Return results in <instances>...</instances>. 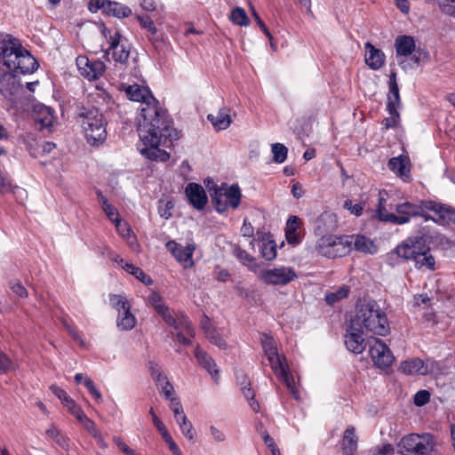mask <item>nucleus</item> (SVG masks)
I'll return each mask as SVG.
<instances>
[{"mask_svg":"<svg viewBox=\"0 0 455 455\" xmlns=\"http://www.w3.org/2000/svg\"><path fill=\"white\" fill-rule=\"evenodd\" d=\"M116 324L122 331H130L134 328L136 318L132 314L131 307H126L125 310L118 313Z\"/></svg>","mask_w":455,"mask_h":455,"instance_id":"30","label":"nucleus"},{"mask_svg":"<svg viewBox=\"0 0 455 455\" xmlns=\"http://www.w3.org/2000/svg\"><path fill=\"white\" fill-rule=\"evenodd\" d=\"M396 57H407L415 51V41L410 36H398L395 40Z\"/></svg>","mask_w":455,"mask_h":455,"instance_id":"24","label":"nucleus"},{"mask_svg":"<svg viewBox=\"0 0 455 455\" xmlns=\"http://www.w3.org/2000/svg\"><path fill=\"white\" fill-rule=\"evenodd\" d=\"M114 223L120 235L126 238L131 243L135 240V237L131 235L132 230L128 223L123 221L121 219Z\"/></svg>","mask_w":455,"mask_h":455,"instance_id":"43","label":"nucleus"},{"mask_svg":"<svg viewBox=\"0 0 455 455\" xmlns=\"http://www.w3.org/2000/svg\"><path fill=\"white\" fill-rule=\"evenodd\" d=\"M400 370L409 375L419 374L427 375L428 373V367L419 358H412L401 363Z\"/></svg>","mask_w":455,"mask_h":455,"instance_id":"25","label":"nucleus"},{"mask_svg":"<svg viewBox=\"0 0 455 455\" xmlns=\"http://www.w3.org/2000/svg\"><path fill=\"white\" fill-rule=\"evenodd\" d=\"M349 294V289L347 286H342L337 291L327 293L325 295V301L329 305H333L336 302L347 298Z\"/></svg>","mask_w":455,"mask_h":455,"instance_id":"37","label":"nucleus"},{"mask_svg":"<svg viewBox=\"0 0 455 455\" xmlns=\"http://www.w3.org/2000/svg\"><path fill=\"white\" fill-rule=\"evenodd\" d=\"M84 385L87 387L90 394L97 400H101V394L100 391L96 388L94 383L92 381L91 379L85 378L84 381Z\"/></svg>","mask_w":455,"mask_h":455,"instance_id":"56","label":"nucleus"},{"mask_svg":"<svg viewBox=\"0 0 455 455\" xmlns=\"http://www.w3.org/2000/svg\"><path fill=\"white\" fill-rule=\"evenodd\" d=\"M423 210H427L424 206V201H421L420 204L405 202L397 204L395 207L397 214H392L389 218L393 220V224L403 225L408 223L411 217L423 214Z\"/></svg>","mask_w":455,"mask_h":455,"instance_id":"13","label":"nucleus"},{"mask_svg":"<svg viewBox=\"0 0 455 455\" xmlns=\"http://www.w3.org/2000/svg\"><path fill=\"white\" fill-rule=\"evenodd\" d=\"M386 200L383 197H380L379 200L378 208L376 210L378 219L381 221L393 223V220L389 218V216L392 215L393 213L387 212L384 206Z\"/></svg>","mask_w":455,"mask_h":455,"instance_id":"47","label":"nucleus"},{"mask_svg":"<svg viewBox=\"0 0 455 455\" xmlns=\"http://www.w3.org/2000/svg\"><path fill=\"white\" fill-rule=\"evenodd\" d=\"M230 19L233 23L239 26H247L249 25V18L246 14L244 9L241 7L235 8L230 14Z\"/></svg>","mask_w":455,"mask_h":455,"instance_id":"41","label":"nucleus"},{"mask_svg":"<svg viewBox=\"0 0 455 455\" xmlns=\"http://www.w3.org/2000/svg\"><path fill=\"white\" fill-rule=\"evenodd\" d=\"M441 11L448 15H451L455 12V0H436Z\"/></svg>","mask_w":455,"mask_h":455,"instance_id":"50","label":"nucleus"},{"mask_svg":"<svg viewBox=\"0 0 455 455\" xmlns=\"http://www.w3.org/2000/svg\"><path fill=\"white\" fill-rule=\"evenodd\" d=\"M195 356L198 363L212 375L217 382L219 379V370L214 360L197 346L195 349Z\"/></svg>","mask_w":455,"mask_h":455,"instance_id":"23","label":"nucleus"},{"mask_svg":"<svg viewBox=\"0 0 455 455\" xmlns=\"http://www.w3.org/2000/svg\"><path fill=\"white\" fill-rule=\"evenodd\" d=\"M81 424H83L84 427L92 436H94L96 434L100 432L95 422L90 419L89 418L85 419V420L81 422Z\"/></svg>","mask_w":455,"mask_h":455,"instance_id":"61","label":"nucleus"},{"mask_svg":"<svg viewBox=\"0 0 455 455\" xmlns=\"http://www.w3.org/2000/svg\"><path fill=\"white\" fill-rule=\"evenodd\" d=\"M173 328L179 331L185 332L187 336L195 337V329L186 315L180 312L178 313V318L176 319V324Z\"/></svg>","mask_w":455,"mask_h":455,"instance_id":"32","label":"nucleus"},{"mask_svg":"<svg viewBox=\"0 0 455 455\" xmlns=\"http://www.w3.org/2000/svg\"><path fill=\"white\" fill-rule=\"evenodd\" d=\"M337 228L336 216L328 212H323L315 221V231L319 235L331 232Z\"/></svg>","mask_w":455,"mask_h":455,"instance_id":"22","label":"nucleus"},{"mask_svg":"<svg viewBox=\"0 0 455 455\" xmlns=\"http://www.w3.org/2000/svg\"><path fill=\"white\" fill-rule=\"evenodd\" d=\"M358 437L353 426L347 427L342 438V451L344 455H354L357 450Z\"/></svg>","mask_w":455,"mask_h":455,"instance_id":"26","label":"nucleus"},{"mask_svg":"<svg viewBox=\"0 0 455 455\" xmlns=\"http://www.w3.org/2000/svg\"><path fill=\"white\" fill-rule=\"evenodd\" d=\"M88 7L92 12L101 10L103 13L119 19L129 17L132 13L130 7L110 0H91Z\"/></svg>","mask_w":455,"mask_h":455,"instance_id":"11","label":"nucleus"},{"mask_svg":"<svg viewBox=\"0 0 455 455\" xmlns=\"http://www.w3.org/2000/svg\"><path fill=\"white\" fill-rule=\"evenodd\" d=\"M252 15H253L257 24L259 26L261 30L264 32V34L268 37L269 40H272L273 36H272L270 31L268 30V28H267V26L262 21V20L260 19V17L259 16V14L257 13V12L255 10L252 11Z\"/></svg>","mask_w":455,"mask_h":455,"instance_id":"62","label":"nucleus"},{"mask_svg":"<svg viewBox=\"0 0 455 455\" xmlns=\"http://www.w3.org/2000/svg\"><path fill=\"white\" fill-rule=\"evenodd\" d=\"M349 329L360 333H373L379 336H386L390 331L387 317L375 300L356 306Z\"/></svg>","mask_w":455,"mask_h":455,"instance_id":"3","label":"nucleus"},{"mask_svg":"<svg viewBox=\"0 0 455 455\" xmlns=\"http://www.w3.org/2000/svg\"><path fill=\"white\" fill-rule=\"evenodd\" d=\"M352 245H354L356 251L361 252L372 254L375 251L373 243L364 235L353 236Z\"/></svg>","mask_w":455,"mask_h":455,"instance_id":"33","label":"nucleus"},{"mask_svg":"<svg viewBox=\"0 0 455 455\" xmlns=\"http://www.w3.org/2000/svg\"><path fill=\"white\" fill-rule=\"evenodd\" d=\"M113 442L126 455H134L135 451L131 449L119 436H114Z\"/></svg>","mask_w":455,"mask_h":455,"instance_id":"58","label":"nucleus"},{"mask_svg":"<svg viewBox=\"0 0 455 455\" xmlns=\"http://www.w3.org/2000/svg\"><path fill=\"white\" fill-rule=\"evenodd\" d=\"M205 336L210 340V342L217 346L219 348H227V342L222 339V337L219 334L216 329L212 331H207V334Z\"/></svg>","mask_w":455,"mask_h":455,"instance_id":"45","label":"nucleus"},{"mask_svg":"<svg viewBox=\"0 0 455 455\" xmlns=\"http://www.w3.org/2000/svg\"><path fill=\"white\" fill-rule=\"evenodd\" d=\"M270 366L279 379L287 387L295 399H299V391L295 387L293 376L289 371V367L284 356H281L278 352L274 355H266Z\"/></svg>","mask_w":455,"mask_h":455,"instance_id":"10","label":"nucleus"},{"mask_svg":"<svg viewBox=\"0 0 455 455\" xmlns=\"http://www.w3.org/2000/svg\"><path fill=\"white\" fill-rule=\"evenodd\" d=\"M369 352L374 364L380 369L389 367L395 359L388 347L379 339H374Z\"/></svg>","mask_w":455,"mask_h":455,"instance_id":"14","label":"nucleus"},{"mask_svg":"<svg viewBox=\"0 0 455 455\" xmlns=\"http://www.w3.org/2000/svg\"><path fill=\"white\" fill-rule=\"evenodd\" d=\"M297 277L291 267H279L262 270L259 278L268 285H286Z\"/></svg>","mask_w":455,"mask_h":455,"instance_id":"12","label":"nucleus"},{"mask_svg":"<svg viewBox=\"0 0 455 455\" xmlns=\"http://www.w3.org/2000/svg\"><path fill=\"white\" fill-rule=\"evenodd\" d=\"M185 193L190 204H192L194 208L196 210L204 209L208 202V198L204 188L201 185L190 182L186 187Z\"/></svg>","mask_w":455,"mask_h":455,"instance_id":"20","label":"nucleus"},{"mask_svg":"<svg viewBox=\"0 0 455 455\" xmlns=\"http://www.w3.org/2000/svg\"><path fill=\"white\" fill-rule=\"evenodd\" d=\"M419 56L416 54H411L410 60H401L399 61V65L404 70L407 68H414L419 66Z\"/></svg>","mask_w":455,"mask_h":455,"instance_id":"57","label":"nucleus"},{"mask_svg":"<svg viewBox=\"0 0 455 455\" xmlns=\"http://www.w3.org/2000/svg\"><path fill=\"white\" fill-rule=\"evenodd\" d=\"M110 305L118 311V313L125 310L126 307H131L127 299L119 294L110 295Z\"/></svg>","mask_w":455,"mask_h":455,"instance_id":"42","label":"nucleus"},{"mask_svg":"<svg viewBox=\"0 0 455 455\" xmlns=\"http://www.w3.org/2000/svg\"><path fill=\"white\" fill-rule=\"evenodd\" d=\"M388 85L389 92L387 94V110L389 116L384 118L382 121V125L385 129L396 127L400 121L398 108L401 106V99L395 72H391Z\"/></svg>","mask_w":455,"mask_h":455,"instance_id":"9","label":"nucleus"},{"mask_svg":"<svg viewBox=\"0 0 455 455\" xmlns=\"http://www.w3.org/2000/svg\"><path fill=\"white\" fill-rule=\"evenodd\" d=\"M76 66L80 74L89 80L100 78L106 68L104 62L101 60H90L85 56L76 58Z\"/></svg>","mask_w":455,"mask_h":455,"instance_id":"16","label":"nucleus"},{"mask_svg":"<svg viewBox=\"0 0 455 455\" xmlns=\"http://www.w3.org/2000/svg\"><path fill=\"white\" fill-rule=\"evenodd\" d=\"M430 400V393L427 390H419L415 395L413 402L417 406H423L427 404Z\"/></svg>","mask_w":455,"mask_h":455,"instance_id":"51","label":"nucleus"},{"mask_svg":"<svg viewBox=\"0 0 455 455\" xmlns=\"http://www.w3.org/2000/svg\"><path fill=\"white\" fill-rule=\"evenodd\" d=\"M365 63L372 70H379L385 64L386 56L384 52L373 46L370 42L365 44Z\"/></svg>","mask_w":455,"mask_h":455,"instance_id":"21","label":"nucleus"},{"mask_svg":"<svg viewBox=\"0 0 455 455\" xmlns=\"http://www.w3.org/2000/svg\"><path fill=\"white\" fill-rule=\"evenodd\" d=\"M363 334L350 329V332L346 335L345 339L347 348L355 354H361L365 349Z\"/></svg>","mask_w":455,"mask_h":455,"instance_id":"27","label":"nucleus"},{"mask_svg":"<svg viewBox=\"0 0 455 455\" xmlns=\"http://www.w3.org/2000/svg\"><path fill=\"white\" fill-rule=\"evenodd\" d=\"M87 142L92 146L102 144L107 138L106 121L96 108H84L78 114Z\"/></svg>","mask_w":455,"mask_h":455,"instance_id":"5","label":"nucleus"},{"mask_svg":"<svg viewBox=\"0 0 455 455\" xmlns=\"http://www.w3.org/2000/svg\"><path fill=\"white\" fill-rule=\"evenodd\" d=\"M261 344L266 355H274L277 352L274 339L267 335H263Z\"/></svg>","mask_w":455,"mask_h":455,"instance_id":"46","label":"nucleus"},{"mask_svg":"<svg viewBox=\"0 0 455 455\" xmlns=\"http://www.w3.org/2000/svg\"><path fill=\"white\" fill-rule=\"evenodd\" d=\"M388 168L398 175L404 181H409L411 179L410 169L407 166V159L402 156L398 157H392L388 161Z\"/></svg>","mask_w":455,"mask_h":455,"instance_id":"28","label":"nucleus"},{"mask_svg":"<svg viewBox=\"0 0 455 455\" xmlns=\"http://www.w3.org/2000/svg\"><path fill=\"white\" fill-rule=\"evenodd\" d=\"M411 242V251H413L412 259L416 257H420L422 254L430 251V247L427 242H432L434 238L439 239L441 243L443 241L448 242V239L442 235H428L427 234H422L421 235L409 237Z\"/></svg>","mask_w":455,"mask_h":455,"instance_id":"19","label":"nucleus"},{"mask_svg":"<svg viewBox=\"0 0 455 455\" xmlns=\"http://www.w3.org/2000/svg\"><path fill=\"white\" fill-rule=\"evenodd\" d=\"M410 242L411 240L408 237L406 240H404L403 243H401L395 248L394 251L399 258L406 260L412 259L413 251H411Z\"/></svg>","mask_w":455,"mask_h":455,"instance_id":"36","label":"nucleus"},{"mask_svg":"<svg viewBox=\"0 0 455 455\" xmlns=\"http://www.w3.org/2000/svg\"><path fill=\"white\" fill-rule=\"evenodd\" d=\"M242 378H243V381H241L240 383L243 386L242 387L243 395L248 401L253 400L255 394H254V391L251 387L250 381L247 379V377L245 375H243Z\"/></svg>","mask_w":455,"mask_h":455,"instance_id":"52","label":"nucleus"},{"mask_svg":"<svg viewBox=\"0 0 455 455\" xmlns=\"http://www.w3.org/2000/svg\"><path fill=\"white\" fill-rule=\"evenodd\" d=\"M136 19L140 22V26L144 29H147L151 36H155L157 33V28L149 16L136 15Z\"/></svg>","mask_w":455,"mask_h":455,"instance_id":"44","label":"nucleus"},{"mask_svg":"<svg viewBox=\"0 0 455 455\" xmlns=\"http://www.w3.org/2000/svg\"><path fill=\"white\" fill-rule=\"evenodd\" d=\"M397 447L398 452L403 455H431L435 443L429 434H410L399 441Z\"/></svg>","mask_w":455,"mask_h":455,"instance_id":"7","label":"nucleus"},{"mask_svg":"<svg viewBox=\"0 0 455 455\" xmlns=\"http://www.w3.org/2000/svg\"><path fill=\"white\" fill-rule=\"evenodd\" d=\"M46 435L61 448H68V440L54 426L46 430Z\"/></svg>","mask_w":455,"mask_h":455,"instance_id":"39","label":"nucleus"},{"mask_svg":"<svg viewBox=\"0 0 455 455\" xmlns=\"http://www.w3.org/2000/svg\"><path fill=\"white\" fill-rule=\"evenodd\" d=\"M180 430H181L183 435L186 438H188L190 441H194V437H195L194 427H193L192 423L189 420L181 422V425L180 426Z\"/></svg>","mask_w":455,"mask_h":455,"instance_id":"54","label":"nucleus"},{"mask_svg":"<svg viewBox=\"0 0 455 455\" xmlns=\"http://www.w3.org/2000/svg\"><path fill=\"white\" fill-rule=\"evenodd\" d=\"M108 42L109 47L106 51V54H109L110 51H112V58L116 62L126 64L130 57L131 48L129 44L124 43L121 34L116 31L108 37Z\"/></svg>","mask_w":455,"mask_h":455,"instance_id":"15","label":"nucleus"},{"mask_svg":"<svg viewBox=\"0 0 455 455\" xmlns=\"http://www.w3.org/2000/svg\"><path fill=\"white\" fill-rule=\"evenodd\" d=\"M53 115L50 108L42 106L35 116V121L40 124V129L49 128L53 124Z\"/></svg>","mask_w":455,"mask_h":455,"instance_id":"31","label":"nucleus"},{"mask_svg":"<svg viewBox=\"0 0 455 455\" xmlns=\"http://www.w3.org/2000/svg\"><path fill=\"white\" fill-rule=\"evenodd\" d=\"M148 302L155 308L156 312L163 309L166 305L162 297L156 291L151 292L148 297Z\"/></svg>","mask_w":455,"mask_h":455,"instance_id":"49","label":"nucleus"},{"mask_svg":"<svg viewBox=\"0 0 455 455\" xmlns=\"http://www.w3.org/2000/svg\"><path fill=\"white\" fill-rule=\"evenodd\" d=\"M125 94L130 100L141 102L138 124L140 121L147 122L148 111L149 109L153 112L152 116L148 118L152 119V123L159 122V120L161 121V119L168 117L167 112L159 106L158 101L148 88L134 84L126 86ZM148 122L150 123V120H148Z\"/></svg>","mask_w":455,"mask_h":455,"instance_id":"4","label":"nucleus"},{"mask_svg":"<svg viewBox=\"0 0 455 455\" xmlns=\"http://www.w3.org/2000/svg\"><path fill=\"white\" fill-rule=\"evenodd\" d=\"M416 268H427L430 271H434L435 269V260L430 251H427L420 257H416L413 259Z\"/></svg>","mask_w":455,"mask_h":455,"instance_id":"34","label":"nucleus"},{"mask_svg":"<svg viewBox=\"0 0 455 455\" xmlns=\"http://www.w3.org/2000/svg\"><path fill=\"white\" fill-rule=\"evenodd\" d=\"M163 318V320L170 326L173 327L176 324V319L178 318V313L172 315L170 308L165 306L163 309L157 312Z\"/></svg>","mask_w":455,"mask_h":455,"instance_id":"48","label":"nucleus"},{"mask_svg":"<svg viewBox=\"0 0 455 455\" xmlns=\"http://www.w3.org/2000/svg\"><path fill=\"white\" fill-rule=\"evenodd\" d=\"M235 256L243 262V264L250 266L253 262L254 259L246 251L241 248H235L234 251Z\"/></svg>","mask_w":455,"mask_h":455,"instance_id":"53","label":"nucleus"},{"mask_svg":"<svg viewBox=\"0 0 455 455\" xmlns=\"http://www.w3.org/2000/svg\"><path fill=\"white\" fill-rule=\"evenodd\" d=\"M261 255L266 260H273L276 257V244L274 240H267L262 243Z\"/></svg>","mask_w":455,"mask_h":455,"instance_id":"40","label":"nucleus"},{"mask_svg":"<svg viewBox=\"0 0 455 455\" xmlns=\"http://www.w3.org/2000/svg\"><path fill=\"white\" fill-rule=\"evenodd\" d=\"M174 207V204L172 201H167L164 204V208L163 209L161 206H159V214L162 218H164L165 220H168L172 217V210Z\"/></svg>","mask_w":455,"mask_h":455,"instance_id":"60","label":"nucleus"},{"mask_svg":"<svg viewBox=\"0 0 455 455\" xmlns=\"http://www.w3.org/2000/svg\"><path fill=\"white\" fill-rule=\"evenodd\" d=\"M0 62L8 71L0 72V93L12 95L17 90V78L11 73L31 74L38 68L33 55L21 44L20 39L10 34L0 35Z\"/></svg>","mask_w":455,"mask_h":455,"instance_id":"1","label":"nucleus"},{"mask_svg":"<svg viewBox=\"0 0 455 455\" xmlns=\"http://www.w3.org/2000/svg\"><path fill=\"white\" fill-rule=\"evenodd\" d=\"M152 110L148 111V118L152 116ZM140 121L138 124L139 136L145 145L140 153L154 161L165 162L170 158L169 153L159 148V146L170 147L173 140H178V132L172 127L169 117L152 123Z\"/></svg>","mask_w":455,"mask_h":455,"instance_id":"2","label":"nucleus"},{"mask_svg":"<svg viewBox=\"0 0 455 455\" xmlns=\"http://www.w3.org/2000/svg\"><path fill=\"white\" fill-rule=\"evenodd\" d=\"M207 119L218 131L227 129L231 124L230 116L226 108L220 109L217 115H208Z\"/></svg>","mask_w":455,"mask_h":455,"instance_id":"29","label":"nucleus"},{"mask_svg":"<svg viewBox=\"0 0 455 455\" xmlns=\"http://www.w3.org/2000/svg\"><path fill=\"white\" fill-rule=\"evenodd\" d=\"M271 151L273 154V161L277 164H282L287 157L288 149L281 143H274L271 146Z\"/></svg>","mask_w":455,"mask_h":455,"instance_id":"38","label":"nucleus"},{"mask_svg":"<svg viewBox=\"0 0 455 455\" xmlns=\"http://www.w3.org/2000/svg\"><path fill=\"white\" fill-rule=\"evenodd\" d=\"M424 206L437 215L435 223L443 226L455 225V208L431 200L424 201Z\"/></svg>","mask_w":455,"mask_h":455,"instance_id":"17","label":"nucleus"},{"mask_svg":"<svg viewBox=\"0 0 455 455\" xmlns=\"http://www.w3.org/2000/svg\"><path fill=\"white\" fill-rule=\"evenodd\" d=\"M166 248L179 262L183 264L184 267L187 268L193 266L194 262L192 257L195 250L194 245L182 247L174 241H169L166 243Z\"/></svg>","mask_w":455,"mask_h":455,"instance_id":"18","label":"nucleus"},{"mask_svg":"<svg viewBox=\"0 0 455 455\" xmlns=\"http://www.w3.org/2000/svg\"><path fill=\"white\" fill-rule=\"evenodd\" d=\"M10 191H12V184L0 171V193L5 194Z\"/></svg>","mask_w":455,"mask_h":455,"instance_id":"63","label":"nucleus"},{"mask_svg":"<svg viewBox=\"0 0 455 455\" xmlns=\"http://www.w3.org/2000/svg\"><path fill=\"white\" fill-rule=\"evenodd\" d=\"M241 190L236 184L228 187L223 183L220 188H215L213 192H211L212 202L220 213L225 212L228 206L234 210L237 209L241 203Z\"/></svg>","mask_w":455,"mask_h":455,"instance_id":"8","label":"nucleus"},{"mask_svg":"<svg viewBox=\"0 0 455 455\" xmlns=\"http://www.w3.org/2000/svg\"><path fill=\"white\" fill-rule=\"evenodd\" d=\"M123 268L131 275H134L144 284L151 285L153 283L152 278L149 275H146V273L140 267H138L133 264L125 263L123 266Z\"/></svg>","mask_w":455,"mask_h":455,"instance_id":"35","label":"nucleus"},{"mask_svg":"<svg viewBox=\"0 0 455 455\" xmlns=\"http://www.w3.org/2000/svg\"><path fill=\"white\" fill-rule=\"evenodd\" d=\"M344 209L350 211L355 216H360L363 212V207L361 204H353L352 201L347 199L344 202Z\"/></svg>","mask_w":455,"mask_h":455,"instance_id":"55","label":"nucleus"},{"mask_svg":"<svg viewBox=\"0 0 455 455\" xmlns=\"http://www.w3.org/2000/svg\"><path fill=\"white\" fill-rule=\"evenodd\" d=\"M300 220L297 216H291L286 224V231H297L299 227Z\"/></svg>","mask_w":455,"mask_h":455,"instance_id":"64","label":"nucleus"},{"mask_svg":"<svg viewBox=\"0 0 455 455\" xmlns=\"http://www.w3.org/2000/svg\"><path fill=\"white\" fill-rule=\"evenodd\" d=\"M352 235H322L317 241L315 250L324 257L334 259L347 255L352 248Z\"/></svg>","mask_w":455,"mask_h":455,"instance_id":"6","label":"nucleus"},{"mask_svg":"<svg viewBox=\"0 0 455 455\" xmlns=\"http://www.w3.org/2000/svg\"><path fill=\"white\" fill-rule=\"evenodd\" d=\"M10 287L19 297L26 298L28 296L27 289L20 282L11 283Z\"/></svg>","mask_w":455,"mask_h":455,"instance_id":"59","label":"nucleus"}]
</instances>
